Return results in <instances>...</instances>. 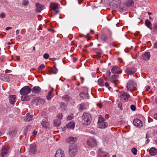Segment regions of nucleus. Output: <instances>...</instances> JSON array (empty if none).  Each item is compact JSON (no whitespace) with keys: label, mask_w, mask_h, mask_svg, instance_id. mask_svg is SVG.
<instances>
[{"label":"nucleus","mask_w":157,"mask_h":157,"mask_svg":"<svg viewBox=\"0 0 157 157\" xmlns=\"http://www.w3.org/2000/svg\"><path fill=\"white\" fill-rule=\"evenodd\" d=\"M82 117V122L83 124L87 125L90 123L91 121V117L89 113L84 112Z\"/></svg>","instance_id":"1"},{"label":"nucleus","mask_w":157,"mask_h":157,"mask_svg":"<svg viewBox=\"0 0 157 157\" xmlns=\"http://www.w3.org/2000/svg\"><path fill=\"white\" fill-rule=\"evenodd\" d=\"M118 96L121 101L123 102L128 101L130 97V95L128 93L123 91L120 92Z\"/></svg>","instance_id":"2"},{"label":"nucleus","mask_w":157,"mask_h":157,"mask_svg":"<svg viewBox=\"0 0 157 157\" xmlns=\"http://www.w3.org/2000/svg\"><path fill=\"white\" fill-rule=\"evenodd\" d=\"M77 146L74 144L70 145L69 151L70 155L71 157L75 156L77 154Z\"/></svg>","instance_id":"3"},{"label":"nucleus","mask_w":157,"mask_h":157,"mask_svg":"<svg viewBox=\"0 0 157 157\" xmlns=\"http://www.w3.org/2000/svg\"><path fill=\"white\" fill-rule=\"evenodd\" d=\"M104 119L101 116H100L99 117L98 122V127L101 128H105L108 126V123L105 122Z\"/></svg>","instance_id":"4"},{"label":"nucleus","mask_w":157,"mask_h":157,"mask_svg":"<svg viewBox=\"0 0 157 157\" xmlns=\"http://www.w3.org/2000/svg\"><path fill=\"white\" fill-rule=\"evenodd\" d=\"M136 84L133 81H129L127 82V84L126 87L127 90V91H130L132 92V89L131 88L132 87L133 89L134 90L136 88Z\"/></svg>","instance_id":"5"},{"label":"nucleus","mask_w":157,"mask_h":157,"mask_svg":"<svg viewBox=\"0 0 157 157\" xmlns=\"http://www.w3.org/2000/svg\"><path fill=\"white\" fill-rule=\"evenodd\" d=\"M32 91V89L28 86L23 87L20 91V94L22 95H27L29 94Z\"/></svg>","instance_id":"6"},{"label":"nucleus","mask_w":157,"mask_h":157,"mask_svg":"<svg viewBox=\"0 0 157 157\" xmlns=\"http://www.w3.org/2000/svg\"><path fill=\"white\" fill-rule=\"evenodd\" d=\"M88 145L91 147H95L97 145L96 140L92 138H89L87 140Z\"/></svg>","instance_id":"7"},{"label":"nucleus","mask_w":157,"mask_h":157,"mask_svg":"<svg viewBox=\"0 0 157 157\" xmlns=\"http://www.w3.org/2000/svg\"><path fill=\"white\" fill-rule=\"evenodd\" d=\"M134 125L136 127L140 128L143 126V122L138 119H135L133 122Z\"/></svg>","instance_id":"8"},{"label":"nucleus","mask_w":157,"mask_h":157,"mask_svg":"<svg viewBox=\"0 0 157 157\" xmlns=\"http://www.w3.org/2000/svg\"><path fill=\"white\" fill-rule=\"evenodd\" d=\"M136 69L134 67H127L126 69L125 72L128 74L131 75L134 74L136 72Z\"/></svg>","instance_id":"9"},{"label":"nucleus","mask_w":157,"mask_h":157,"mask_svg":"<svg viewBox=\"0 0 157 157\" xmlns=\"http://www.w3.org/2000/svg\"><path fill=\"white\" fill-rule=\"evenodd\" d=\"M64 152L62 150L59 149L57 150L55 155V157H65Z\"/></svg>","instance_id":"10"},{"label":"nucleus","mask_w":157,"mask_h":157,"mask_svg":"<svg viewBox=\"0 0 157 157\" xmlns=\"http://www.w3.org/2000/svg\"><path fill=\"white\" fill-rule=\"evenodd\" d=\"M111 71L113 73H121L120 67L116 66L112 68Z\"/></svg>","instance_id":"11"},{"label":"nucleus","mask_w":157,"mask_h":157,"mask_svg":"<svg viewBox=\"0 0 157 157\" xmlns=\"http://www.w3.org/2000/svg\"><path fill=\"white\" fill-rule=\"evenodd\" d=\"M37 146L35 144H33L30 145L29 153L30 154H35L37 151Z\"/></svg>","instance_id":"12"},{"label":"nucleus","mask_w":157,"mask_h":157,"mask_svg":"<svg viewBox=\"0 0 157 157\" xmlns=\"http://www.w3.org/2000/svg\"><path fill=\"white\" fill-rule=\"evenodd\" d=\"M9 151V148H6L5 146H3L2 148V151L1 153V155L2 157H4L6 155Z\"/></svg>","instance_id":"13"},{"label":"nucleus","mask_w":157,"mask_h":157,"mask_svg":"<svg viewBox=\"0 0 157 157\" xmlns=\"http://www.w3.org/2000/svg\"><path fill=\"white\" fill-rule=\"evenodd\" d=\"M31 89V91L34 94H39L41 90V89L38 86H34Z\"/></svg>","instance_id":"14"},{"label":"nucleus","mask_w":157,"mask_h":157,"mask_svg":"<svg viewBox=\"0 0 157 157\" xmlns=\"http://www.w3.org/2000/svg\"><path fill=\"white\" fill-rule=\"evenodd\" d=\"M119 77V75L117 74H115L111 76L109 78V81L115 84L116 81H117V79Z\"/></svg>","instance_id":"15"},{"label":"nucleus","mask_w":157,"mask_h":157,"mask_svg":"<svg viewBox=\"0 0 157 157\" xmlns=\"http://www.w3.org/2000/svg\"><path fill=\"white\" fill-rule=\"evenodd\" d=\"M36 13L40 12L44 8V7L43 6L38 3L36 4Z\"/></svg>","instance_id":"16"},{"label":"nucleus","mask_w":157,"mask_h":157,"mask_svg":"<svg viewBox=\"0 0 157 157\" xmlns=\"http://www.w3.org/2000/svg\"><path fill=\"white\" fill-rule=\"evenodd\" d=\"M150 57V54L149 52H146L143 54L142 56V58L144 60L149 59Z\"/></svg>","instance_id":"17"},{"label":"nucleus","mask_w":157,"mask_h":157,"mask_svg":"<svg viewBox=\"0 0 157 157\" xmlns=\"http://www.w3.org/2000/svg\"><path fill=\"white\" fill-rule=\"evenodd\" d=\"M16 96L15 95H10L9 96V101L10 103L13 104L16 101Z\"/></svg>","instance_id":"18"},{"label":"nucleus","mask_w":157,"mask_h":157,"mask_svg":"<svg viewBox=\"0 0 157 157\" xmlns=\"http://www.w3.org/2000/svg\"><path fill=\"white\" fill-rule=\"evenodd\" d=\"M77 140L76 138H75L73 137H69L67 139V141L70 143L71 145L72 144H74L75 142Z\"/></svg>","instance_id":"19"},{"label":"nucleus","mask_w":157,"mask_h":157,"mask_svg":"<svg viewBox=\"0 0 157 157\" xmlns=\"http://www.w3.org/2000/svg\"><path fill=\"white\" fill-rule=\"evenodd\" d=\"M33 117V115H30L29 113H28L24 119V120L27 121H30L32 120Z\"/></svg>","instance_id":"20"},{"label":"nucleus","mask_w":157,"mask_h":157,"mask_svg":"<svg viewBox=\"0 0 157 157\" xmlns=\"http://www.w3.org/2000/svg\"><path fill=\"white\" fill-rule=\"evenodd\" d=\"M79 95L81 97L86 99H88L89 97L88 93L86 92H82L80 93Z\"/></svg>","instance_id":"21"},{"label":"nucleus","mask_w":157,"mask_h":157,"mask_svg":"<svg viewBox=\"0 0 157 157\" xmlns=\"http://www.w3.org/2000/svg\"><path fill=\"white\" fill-rule=\"evenodd\" d=\"M157 153V150L155 148L152 147L149 150V154L151 155H155Z\"/></svg>","instance_id":"22"},{"label":"nucleus","mask_w":157,"mask_h":157,"mask_svg":"<svg viewBox=\"0 0 157 157\" xmlns=\"http://www.w3.org/2000/svg\"><path fill=\"white\" fill-rule=\"evenodd\" d=\"M125 4L127 7H130L133 6L134 2L132 0H126Z\"/></svg>","instance_id":"23"},{"label":"nucleus","mask_w":157,"mask_h":157,"mask_svg":"<svg viewBox=\"0 0 157 157\" xmlns=\"http://www.w3.org/2000/svg\"><path fill=\"white\" fill-rule=\"evenodd\" d=\"M75 126V124L73 121H70V122L67 124L66 127L67 128L73 129L74 128Z\"/></svg>","instance_id":"24"},{"label":"nucleus","mask_w":157,"mask_h":157,"mask_svg":"<svg viewBox=\"0 0 157 157\" xmlns=\"http://www.w3.org/2000/svg\"><path fill=\"white\" fill-rule=\"evenodd\" d=\"M146 25L150 29H152V25L151 22L148 20H147L145 22Z\"/></svg>","instance_id":"25"},{"label":"nucleus","mask_w":157,"mask_h":157,"mask_svg":"<svg viewBox=\"0 0 157 157\" xmlns=\"http://www.w3.org/2000/svg\"><path fill=\"white\" fill-rule=\"evenodd\" d=\"M86 109V107L84 103H82L78 105V109L80 111H82Z\"/></svg>","instance_id":"26"},{"label":"nucleus","mask_w":157,"mask_h":157,"mask_svg":"<svg viewBox=\"0 0 157 157\" xmlns=\"http://www.w3.org/2000/svg\"><path fill=\"white\" fill-rule=\"evenodd\" d=\"M98 85L101 86H104L105 81L104 80L101 78H99L98 81Z\"/></svg>","instance_id":"27"},{"label":"nucleus","mask_w":157,"mask_h":157,"mask_svg":"<svg viewBox=\"0 0 157 157\" xmlns=\"http://www.w3.org/2000/svg\"><path fill=\"white\" fill-rule=\"evenodd\" d=\"M50 7L52 10L58 9V4L56 3H52L50 4Z\"/></svg>","instance_id":"28"},{"label":"nucleus","mask_w":157,"mask_h":157,"mask_svg":"<svg viewBox=\"0 0 157 157\" xmlns=\"http://www.w3.org/2000/svg\"><path fill=\"white\" fill-rule=\"evenodd\" d=\"M58 71V69H57L55 66H53L51 68L50 70L51 74H56L57 73Z\"/></svg>","instance_id":"29"},{"label":"nucleus","mask_w":157,"mask_h":157,"mask_svg":"<svg viewBox=\"0 0 157 157\" xmlns=\"http://www.w3.org/2000/svg\"><path fill=\"white\" fill-rule=\"evenodd\" d=\"M53 96L54 94L52 93L51 91H50L48 92V94L46 96V98L48 100H50Z\"/></svg>","instance_id":"30"},{"label":"nucleus","mask_w":157,"mask_h":157,"mask_svg":"<svg viewBox=\"0 0 157 157\" xmlns=\"http://www.w3.org/2000/svg\"><path fill=\"white\" fill-rule=\"evenodd\" d=\"M21 98L22 101H28L30 100L29 97L27 95H23Z\"/></svg>","instance_id":"31"},{"label":"nucleus","mask_w":157,"mask_h":157,"mask_svg":"<svg viewBox=\"0 0 157 157\" xmlns=\"http://www.w3.org/2000/svg\"><path fill=\"white\" fill-rule=\"evenodd\" d=\"M97 157H109V156L108 155L104 153L100 152H99Z\"/></svg>","instance_id":"32"},{"label":"nucleus","mask_w":157,"mask_h":157,"mask_svg":"<svg viewBox=\"0 0 157 157\" xmlns=\"http://www.w3.org/2000/svg\"><path fill=\"white\" fill-rule=\"evenodd\" d=\"M61 121L60 119L55 120L54 121V125L56 127H58L60 125Z\"/></svg>","instance_id":"33"},{"label":"nucleus","mask_w":157,"mask_h":157,"mask_svg":"<svg viewBox=\"0 0 157 157\" xmlns=\"http://www.w3.org/2000/svg\"><path fill=\"white\" fill-rule=\"evenodd\" d=\"M113 3L115 6L117 7L121 4V1L120 0H114Z\"/></svg>","instance_id":"34"},{"label":"nucleus","mask_w":157,"mask_h":157,"mask_svg":"<svg viewBox=\"0 0 157 157\" xmlns=\"http://www.w3.org/2000/svg\"><path fill=\"white\" fill-rule=\"evenodd\" d=\"M41 125L43 127L47 128L48 125V123L47 121H43L41 123Z\"/></svg>","instance_id":"35"},{"label":"nucleus","mask_w":157,"mask_h":157,"mask_svg":"<svg viewBox=\"0 0 157 157\" xmlns=\"http://www.w3.org/2000/svg\"><path fill=\"white\" fill-rule=\"evenodd\" d=\"M152 30L153 32L157 34V22L155 24L153 27Z\"/></svg>","instance_id":"36"},{"label":"nucleus","mask_w":157,"mask_h":157,"mask_svg":"<svg viewBox=\"0 0 157 157\" xmlns=\"http://www.w3.org/2000/svg\"><path fill=\"white\" fill-rule=\"evenodd\" d=\"M45 102V101L44 100L39 98L38 101H37L36 105H40L41 104H44Z\"/></svg>","instance_id":"37"},{"label":"nucleus","mask_w":157,"mask_h":157,"mask_svg":"<svg viewBox=\"0 0 157 157\" xmlns=\"http://www.w3.org/2000/svg\"><path fill=\"white\" fill-rule=\"evenodd\" d=\"M101 39L102 41L105 42L107 40V36L105 34H102L101 36Z\"/></svg>","instance_id":"38"},{"label":"nucleus","mask_w":157,"mask_h":157,"mask_svg":"<svg viewBox=\"0 0 157 157\" xmlns=\"http://www.w3.org/2000/svg\"><path fill=\"white\" fill-rule=\"evenodd\" d=\"M131 151L134 155H136L137 154V150L136 148H132L131 149Z\"/></svg>","instance_id":"39"},{"label":"nucleus","mask_w":157,"mask_h":157,"mask_svg":"<svg viewBox=\"0 0 157 157\" xmlns=\"http://www.w3.org/2000/svg\"><path fill=\"white\" fill-rule=\"evenodd\" d=\"M45 67V66L44 64L40 65L38 67V70L39 71H42Z\"/></svg>","instance_id":"40"},{"label":"nucleus","mask_w":157,"mask_h":157,"mask_svg":"<svg viewBox=\"0 0 157 157\" xmlns=\"http://www.w3.org/2000/svg\"><path fill=\"white\" fill-rule=\"evenodd\" d=\"M29 1L28 0H24L22 1V4L23 5L26 6L28 5Z\"/></svg>","instance_id":"41"},{"label":"nucleus","mask_w":157,"mask_h":157,"mask_svg":"<svg viewBox=\"0 0 157 157\" xmlns=\"http://www.w3.org/2000/svg\"><path fill=\"white\" fill-rule=\"evenodd\" d=\"M63 98H64L65 99H66V100L67 101H70L71 99V98L68 95H64V97H63Z\"/></svg>","instance_id":"42"},{"label":"nucleus","mask_w":157,"mask_h":157,"mask_svg":"<svg viewBox=\"0 0 157 157\" xmlns=\"http://www.w3.org/2000/svg\"><path fill=\"white\" fill-rule=\"evenodd\" d=\"M59 12V10L58 9L53 10L52 11V14L53 15H56Z\"/></svg>","instance_id":"43"},{"label":"nucleus","mask_w":157,"mask_h":157,"mask_svg":"<svg viewBox=\"0 0 157 157\" xmlns=\"http://www.w3.org/2000/svg\"><path fill=\"white\" fill-rule=\"evenodd\" d=\"M104 86H105L106 87H108V88L109 90H110L111 89V87L109 86V84L107 82H105V83Z\"/></svg>","instance_id":"44"},{"label":"nucleus","mask_w":157,"mask_h":157,"mask_svg":"<svg viewBox=\"0 0 157 157\" xmlns=\"http://www.w3.org/2000/svg\"><path fill=\"white\" fill-rule=\"evenodd\" d=\"M39 98V97H34L33 98V100L32 101L33 102H37V101H38Z\"/></svg>","instance_id":"45"},{"label":"nucleus","mask_w":157,"mask_h":157,"mask_svg":"<svg viewBox=\"0 0 157 157\" xmlns=\"http://www.w3.org/2000/svg\"><path fill=\"white\" fill-rule=\"evenodd\" d=\"M131 109L133 111H134L136 109L135 106L133 105H131L130 106Z\"/></svg>","instance_id":"46"},{"label":"nucleus","mask_w":157,"mask_h":157,"mask_svg":"<svg viewBox=\"0 0 157 157\" xmlns=\"http://www.w3.org/2000/svg\"><path fill=\"white\" fill-rule=\"evenodd\" d=\"M49 56L48 54L47 53H45L43 55V57L46 59H47L49 58Z\"/></svg>","instance_id":"47"},{"label":"nucleus","mask_w":157,"mask_h":157,"mask_svg":"<svg viewBox=\"0 0 157 157\" xmlns=\"http://www.w3.org/2000/svg\"><path fill=\"white\" fill-rule=\"evenodd\" d=\"M63 116L62 113L58 114L57 116V117H58V118H59L58 119H60V120L61 119H62V117Z\"/></svg>","instance_id":"48"},{"label":"nucleus","mask_w":157,"mask_h":157,"mask_svg":"<svg viewBox=\"0 0 157 157\" xmlns=\"http://www.w3.org/2000/svg\"><path fill=\"white\" fill-rule=\"evenodd\" d=\"M122 103L121 102H120L118 103V108H120L121 110H122L123 109L122 107Z\"/></svg>","instance_id":"49"},{"label":"nucleus","mask_w":157,"mask_h":157,"mask_svg":"<svg viewBox=\"0 0 157 157\" xmlns=\"http://www.w3.org/2000/svg\"><path fill=\"white\" fill-rule=\"evenodd\" d=\"M106 73L107 76L108 77H109L111 75L110 72L109 71H107Z\"/></svg>","instance_id":"50"},{"label":"nucleus","mask_w":157,"mask_h":157,"mask_svg":"<svg viewBox=\"0 0 157 157\" xmlns=\"http://www.w3.org/2000/svg\"><path fill=\"white\" fill-rule=\"evenodd\" d=\"M150 88H151V87L150 86H147L146 87V89H145L146 91H148L149 90V89H150Z\"/></svg>","instance_id":"51"},{"label":"nucleus","mask_w":157,"mask_h":157,"mask_svg":"<svg viewBox=\"0 0 157 157\" xmlns=\"http://www.w3.org/2000/svg\"><path fill=\"white\" fill-rule=\"evenodd\" d=\"M5 16V14L4 13H1L0 14V17L1 18H4Z\"/></svg>","instance_id":"52"},{"label":"nucleus","mask_w":157,"mask_h":157,"mask_svg":"<svg viewBox=\"0 0 157 157\" xmlns=\"http://www.w3.org/2000/svg\"><path fill=\"white\" fill-rule=\"evenodd\" d=\"M72 117L71 116H68L67 117V119L68 120H70L72 119Z\"/></svg>","instance_id":"53"},{"label":"nucleus","mask_w":157,"mask_h":157,"mask_svg":"<svg viewBox=\"0 0 157 157\" xmlns=\"http://www.w3.org/2000/svg\"><path fill=\"white\" fill-rule=\"evenodd\" d=\"M85 37L86 38L87 40H90V38H89V33H87V35Z\"/></svg>","instance_id":"54"},{"label":"nucleus","mask_w":157,"mask_h":157,"mask_svg":"<svg viewBox=\"0 0 157 157\" xmlns=\"http://www.w3.org/2000/svg\"><path fill=\"white\" fill-rule=\"evenodd\" d=\"M154 47L155 48H157V41L155 43Z\"/></svg>","instance_id":"55"},{"label":"nucleus","mask_w":157,"mask_h":157,"mask_svg":"<svg viewBox=\"0 0 157 157\" xmlns=\"http://www.w3.org/2000/svg\"><path fill=\"white\" fill-rule=\"evenodd\" d=\"M37 133V132L35 131H34L33 132V134L34 136H36V135Z\"/></svg>","instance_id":"56"},{"label":"nucleus","mask_w":157,"mask_h":157,"mask_svg":"<svg viewBox=\"0 0 157 157\" xmlns=\"http://www.w3.org/2000/svg\"><path fill=\"white\" fill-rule=\"evenodd\" d=\"M12 27H6V30H10V29H12Z\"/></svg>","instance_id":"57"},{"label":"nucleus","mask_w":157,"mask_h":157,"mask_svg":"<svg viewBox=\"0 0 157 157\" xmlns=\"http://www.w3.org/2000/svg\"><path fill=\"white\" fill-rule=\"evenodd\" d=\"M81 83H82L84 82V79L83 78L81 77Z\"/></svg>","instance_id":"58"},{"label":"nucleus","mask_w":157,"mask_h":157,"mask_svg":"<svg viewBox=\"0 0 157 157\" xmlns=\"http://www.w3.org/2000/svg\"><path fill=\"white\" fill-rule=\"evenodd\" d=\"M97 106H99V107L100 108H102V105H101V104H97Z\"/></svg>","instance_id":"59"},{"label":"nucleus","mask_w":157,"mask_h":157,"mask_svg":"<svg viewBox=\"0 0 157 157\" xmlns=\"http://www.w3.org/2000/svg\"><path fill=\"white\" fill-rule=\"evenodd\" d=\"M154 117L156 120H157V113L154 114Z\"/></svg>","instance_id":"60"},{"label":"nucleus","mask_w":157,"mask_h":157,"mask_svg":"<svg viewBox=\"0 0 157 157\" xmlns=\"http://www.w3.org/2000/svg\"><path fill=\"white\" fill-rule=\"evenodd\" d=\"M20 31L19 30H17L16 31V35H17V34H19V33Z\"/></svg>","instance_id":"61"},{"label":"nucleus","mask_w":157,"mask_h":157,"mask_svg":"<svg viewBox=\"0 0 157 157\" xmlns=\"http://www.w3.org/2000/svg\"><path fill=\"white\" fill-rule=\"evenodd\" d=\"M90 32L93 34L94 33V30H92V29H91L90 30Z\"/></svg>","instance_id":"62"},{"label":"nucleus","mask_w":157,"mask_h":157,"mask_svg":"<svg viewBox=\"0 0 157 157\" xmlns=\"http://www.w3.org/2000/svg\"><path fill=\"white\" fill-rule=\"evenodd\" d=\"M77 60V59L76 58H75L73 59V61L74 62H76Z\"/></svg>","instance_id":"63"},{"label":"nucleus","mask_w":157,"mask_h":157,"mask_svg":"<svg viewBox=\"0 0 157 157\" xmlns=\"http://www.w3.org/2000/svg\"><path fill=\"white\" fill-rule=\"evenodd\" d=\"M29 127V126H27L26 127H25V128H24V130H27L28 129V127Z\"/></svg>","instance_id":"64"}]
</instances>
